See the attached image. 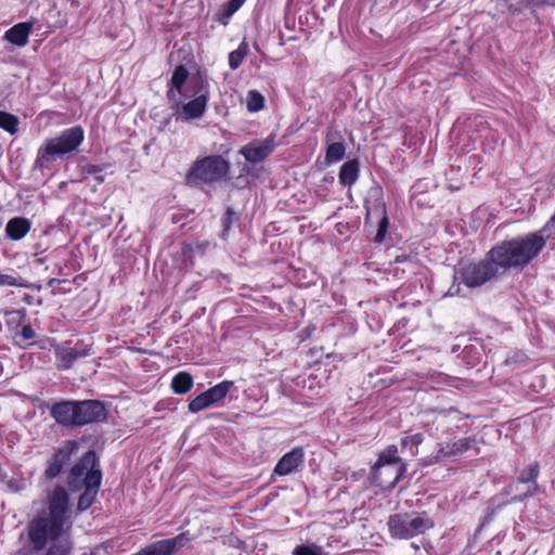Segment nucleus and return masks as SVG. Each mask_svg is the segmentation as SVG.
Returning a JSON list of instances; mask_svg holds the SVG:
<instances>
[{
    "label": "nucleus",
    "mask_w": 555,
    "mask_h": 555,
    "mask_svg": "<svg viewBox=\"0 0 555 555\" xmlns=\"http://www.w3.org/2000/svg\"><path fill=\"white\" fill-rule=\"evenodd\" d=\"M73 528V511L65 487L56 486L44 499V508L27 526L28 539L37 552L50 546L46 555H69L74 543L69 535Z\"/></svg>",
    "instance_id": "1"
},
{
    "label": "nucleus",
    "mask_w": 555,
    "mask_h": 555,
    "mask_svg": "<svg viewBox=\"0 0 555 555\" xmlns=\"http://www.w3.org/2000/svg\"><path fill=\"white\" fill-rule=\"evenodd\" d=\"M542 245H495L487 257L468 263L462 270V281L468 287H478L496 278L509 267L526 264L535 257Z\"/></svg>",
    "instance_id": "2"
},
{
    "label": "nucleus",
    "mask_w": 555,
    "mask_h": 555,
    "mask_svg": "<svg viewBox=\"0 0 555 555\" xmlns=\"http://www.w3.org/2000/svg\"><path fill=\"white\" fill-rule=\"evenodd\" d=\"M85 140V131L80 126L68 128L60 135L48 139L39 147L37 164L47 166L55 157L75 152Z\"/></svg>",
    "instance_id": "3"
},
{
    "label": "nucleus",
    "mask_w": 555,
    "mask_h": 555,
    "mask_svg": "<svg viewBox=\"0 0 555 555\" xmlns=\"http://www.w3.org/2000/svg\"><path fill=\"white\" fill-rule=\"evenodd\" d=\"M229 168V163L221 156H206L193 163L188 171L186 181L196 186L211 184L225 177Z\"/></svg>",
    "instance_id": "4"
},
{
    "label": "nucleus",
    "mask_w": 555,
    "mask_h": 555,
    "mask_svg": "<svg viewBox=\"0 0 555 555\" xmlns=\"http://www.w3.org/2000/svg\"><path fill=\"white\" fill-rule=\"evenodd\" d=\"M396 446L388 447L378 457L373 467V477L376 483L384 488H393L405 473V465L399 464Z\"/></svg>",
    "instance_id": "5"
},
{
    "label": "nucleus",
    "mask_w": 555,
    "mask_h": 555,
    "mask_svg": "<svg viewBox=\"0 0 555 555\" xmlns=\"http://www.w3.org/2000/svg\"><path fill=\"white\" fill-rule=\"evenodd\" d=\"M206 88L207 82L202 76H190L184 66H178L171 76L167 96L169 101L178 103L194 93L205 91Z\"/></svg>",
    "instance_id": "6"
},
{
    "label": "nucleus",
    "mask_w": 555,
    "mask_h": 555,
    "mask_svg": "<svg viewBox=\"0 0 555 555\" xmlns=\"http://www.w3.org/2000/svg\"><path fill=\"white\" fill-rule=\"evenodd\" d=\"M434 527V521L426 514L411 516L409 514H396L389 517L388 528L390 535L396 539H411L424 533Z\"/></svg>",
    "instance_id": "7"
},
{
    "label": "nucleus",
    "mask_w": 555,
    "mask_h": 555,
    "mask_svg": "<svg viewBox=\"0 0 555 555\" xmlns=\"http://www.w3.org/2000/svg\"><path fill=\"white\" fill-rule=\"evenodd\" d=\"M193 95L194 96L189 100L185 98L180 102L175 103L173 115L176 120L189 122L204 116L209 101L207 91L205 90L199 93H194Z\"/></svg>",
    "instance_id": "8"
},
{
    "label": "nucleus",
    "mask_w": 555,
    "mask_h": 555,
    "mask_svg": "<svg viewBox=\"0 0 555 555\" xmlns=\"http://www.w3.org/2000/svg\"><path fill=\"white\" fill-rule=\"evenodd\" d=\"M195 539L189 531L173 538L153 542L132 555H172Z\"/></svg>",
    "instance_id": "9"
},
{
    "label": "nucleus",
    "mask_w": 555,
    "mask_h": 555,
    "mask_svg": "<svg viewBox=\"0 0 555 555\" xmlns=\"http://www.w3.org/2000/svg\"><path fill=\"white\" fill-rule=\"evenodd\" d=\"M106 416V409L99 400L77 401L76 427H81L90 423L102 422Z\"/></svg>",
    "instance_id": "10"
},
{
    "label": "nucleus",
    "mask_w": 555,
    "mask_h": 555,
    "mask_svg": "<svg viewBox=\"0 0 555 555\" xmlns=\"http://www.w3.org/2000/svg\"><path fill=\"white\" fill-rule=\"evenodd\" d=\"M79 449V442L77 440H66L63 444L54 452L49 466L46 470V475L49 478H55L60 475L65 464H67L74 453Z\"/></svg>",
    "instance_id": "11"
},
{
    "label": "nucleus",
    "mask_w": 555,
    "mask_h": 555,
    "mask_svg": "<svg viewBox=\"0 0 555 555\" xmlns=\"http://www.w3.org/2000/svg\"><path fill=\"white\" fill-rule=\"evenodd\" d=\"M77 401L62 400L51 408V416L54 421L65 427H76Z\"/></svg>",
    "instance_id": "12"
},
{
    "label": "nucleus",
    "mask_w": 555,
    "mask_h": 555,
    "mask_svg": "<svg viewBox=\"0 0 555 555\" xmlns=\"http://www.w3.org/2000/svg\"><path fill=\"white\" fill-rule=\"evenodd\" d=\"M274 150V142L272 139L257 140L243 146L240 153L247 162L258 163L268 157Z\"/></svg>",
    "instance_id": "13"
},
{
    "label": "nucleus",
    "mask_w": 555,
    "mask_h": 555,
    "mask_svg": "<svg viewBox=\"0 0 555 555\" xmlns=\"http://www.w3.org/2000/svg\"><path fill=\"white\" fill-rule=\"evenodd\" d=\"M302 448H294L292 451L285 453L276 463L273 474L279 476H286L297 470L304 463Z\"/></svg>",
    "instance_id": "14"
},
{
    "label": "nucleus",
    "mask_w": 555,
    "mask_h": 555,
    "mask_svg": "<svg viewBox=\"0 0 555 555\" xmlns=\"http://www.w3.org/2000/svg\"><path fill=\"white\" fill-rule=\"evenodd\" d=\"M33 28V22H22L9 28L4 33L3 38L14 46L24 47L28 42Z\"/></svg>",
    "instance_id": "15"
},
{
    "label": "nucleus",
    "mask_w": 555,
    "mask_h": 555,
    "mask_svg": "<svg viewBox=\"0 0 555 555\" xmlns=\"http://www.w3.org/2000/svg\"><path fill=\"white\" fill-rule=\"evenodd\" d=\"M473 440L470 438H461L454 442L438 443L437 454L435 461H439L443 457L457 456L467 451L472 446Z\"/></svg>",
    "instance_id": "16"
},
{
    "label": "nucleus",
    "mask_w": 555,
    "mask_h": 555,
    "mask_svg": "<svg viewBox=\"0 0 555 555\" xmlns=\"http://www.w3.org/2000/svg\"><path fill=\"white\" fill-rule=\"evenodd\" d=\"M93 466H98V457L94 451L86 452L78 463L74 465L69 475V483H74L76 480L86 476L87 472Z\"/></svg>",
    "instance_id": "17"
},
{
    "label": "nucleus",
    "mask_w": 555,
    "mask_h": 555,
    "mask_svg": "<svg viewBox=\"0 0 555 555\" xmlns=\"http://www.w3.org/2000/svg\"><path fill=\"white\" fill-rule=\"evenodd\" d=\"M539 472H540V466H539L538 462L531 463L530 465H528L527 467H525L521 470V473L517 479V482L518 483H532V488H533L531 490V487L529 486L528 491L525 495H527V494L531 495L533 493V491L537 489L535 479L539 476Z\"/></svg>",
    "instance_id": "18"
},
{
    "label": "nucleus",
    "mask_w": 555,
    "mask_h": 555,
    "mask_svg": "<svg viewBox=\"0 0 555 555\" xmlns=\"http://www.w3.org/2000/svg\"><path fill=\"white\" fill-rule=\"evenodd\" d=\"M30 224L26 219H12L7 225V232L11 240L18 241L29 231Z\"/></svg>",
    "instance_id": "19"
},
{
    "label": "nucleus",
    "mask_w": 555,
    "mask_h": 555,
    "mask_svg": "<svg viewBox=\"0 0 555 555\" xmlns=\"http://www.w3.org/2000/svg\"><path fill=\"white\" fill-rule=\"evenodd\" d=\"M359 175V163L357 160H349L341 166L339 171V181L345 185L353 184Z\"/></svg>",
    "instance_id": "20"
},
{
    "label": "nucleus",
    "mask_w": 555,
    "mask_h": 555,
    "mask_svg": "<svg viewBox=\"0 0 555 555\" xmlns=\"http://www.w3.org/2000/svg\"><path fill=\"white\" fill-rule=\"evenodd\" d=\"M193 386V377L186 372H179L171 380V388L175 393L184 395Z\"/></svg>",
    "instance_id": "21"
},
{
    "label": "nucleus",
    "mask_w": 555,
    "mask_h": 555,
    "mask_svg": "<svg viewBox=\"0 0 555 555\" xmlns=\"http://www.w3.org/2000/svg\"><path fill=\"white\" fill-rule=\"evenodd\" d=\"M234 386V383L231 380H223L216 386L209 388L206 390V393L211 402V404H215L225 398V396L229 393V391Z\"/></svg>",
    "instance_id": "22"
},
{
    "label": "nucleus",
    "mask_w": 555,
    "mask_h": 555,
    "mask_svg": "<svg viewBox=\"0 0 555 555\" xmlns=\"http://www.w3.org/2000/svg\"><path fill=\"white\" fill-rule=\"evenodd\" d=\"M56 357L60 361L59 367L68 370L73 363L80 357V352L72 347L61 348L56 351Z\"/></svg>",
    "instance_id": "23"
},
{
    "label": "nucleus",
    "mask_w": 555,
    "mask_h": 555,
    "mask_svg": "<svg viewBox=\"0 0 555 555\" xmlns=\"http://www.w3.org/2000/svg\"><path fill=\"white\" fill-rule=\"evenodd\" d=\"M245 1L246 0H230L224 3L218 14V21L224 26L228 25L232 15L243 7Z\"/></svg>",
    "instance_id": "24"
},
{
    "label": "nucleus",
    "mask_w": 555,
    "mask_h": 555,
    "mask_svg": "<svg viewBox=\"0 0 555 555\" xmlns=\"http://www.w3.org/2000/svg\"><path fill=\"white\" fill-rule=\"evenodd\" d=\"M244 102L249 113L260 112L264 108L266 105L264 96L256 90H249Z\"/></svg>",
    "instance_id": "25"
},
{
    "label": "nucleus",
    "mask_w": 555,
    "mask_h": 555,
    "mask_svg": "<svg viewBox=\"0 0 555 555\" xmlns=\"http://www.w3.org/2000/svg\"><path fill=\"white\" fill-rule=\"evenodd\" d=\"M101 481L102 472L100 469V465L98 464V466H93L92 468L89 469V472H87L83 478L85 489L98 492L101 486Z\"/></svg>",
    "instance_id": "26"
},
{
    "label": "nucleus",
    "mask_w": 555,
    "mask_h": 555,
    "mask_svg": "<svg viewBox=\"0 0 555 555\" xmlns=\"http://www.w3.org/2000/svg\"><path fill=\"white\" fill-rule=\"evenodd\" d=\"M18 118L10 113L0 112V128L8 131L11 134L17 132Z\"/></svg>",
    "instance_id": "27"
},
{
    "label": "nucleus",
    "mask_w": 555,
    "mask_h": 555,
    "mask_svg": "<svg viewBox=\"0 0 555 555\" xmlns=\"http://www.w3.org/2000/svg\"><path fill=\"white\" fill-rule=\"evenodd\" d=\"M345 155V146L343 143H332L327 150L325 155V162L327 165H331L333 163H337L340 159H343Z\"/></svg>",
    "instance_id": "28"
},
{
    "label": "nucleus",
    "mask_w": 555,
    "mask_h": 555,
    "mask_svg": "<svg viewBox=\"0 0 555 555\" xmlns=\"http://www.w3.org/2000/svg\"><path fill=\"white\" fill-rule=\"evenodd\" d=\"M0 286H16L28 288L29 283L16 274L0 273Z\"/></svg>",
    "instance_id": "29"
},
{
    "label": "nucleus",
    "mask_w": 555,
    "mask_h": 555,
    "mask_svg": "<svg viewBox=\"0 0 555 555\" xmlns=\"http://www.w3.org/2000/svg\"><path fill=\"white\" fill-rule=\"evenodd\" d=\"M96 495V491L85 489L77 502V513H82L87 511L94 503Z\"/></svg>",
    "instance_id": "30"
},
{
    "label": "nucleus",
    "mask_w": 555,
    "mask_h": 555,
    "mask_svg": "<svg viewBox=\"0 0 555 555\" xmlns=\"http://www.w3.org/2000/svg\"><path fill=\"white\" fill-rule=\"evenodd\" d=\"M0 481L5 486V489L11 492H20L26 488V482L23 478H8L1 470Z\"/></svg>",
    "instance_id": "31"
},
{
    "label": "nucleus",
    "mask_w": 555,
    "mask_h": 555,
    "mask_svg": "<svg viewBox=\"0 0 555 555\" xmlns=\"http://www.w3.org/2000/svg\"><path fill=\"white\" fill-rule=\"evenodd\" d=\"M211 402L206 393V391L202 392L201 395L196 396L193 400L189 403V410L192 413H197L204 409H207L211 406Z\"/></svg>",
    "instance_id": "32"
},
{
    "label": "nucleus",
    "mask_w": 555,
    "mask_h": 555,
    "mask_svg": "<svg viewBox=\"0 0 555 555\" xmlns=\"http://www.w3.org/2000/svg\"><path fill=\"white\" fill-rule=\"evenodd\" d=\"M423 441H424V436H423V434L418 433V434H415L412 436L403 437L401 439V447H402V449L411 447V449H410L411 455H416L417 450L413 449V447L417 448V446H420Z\"/></svg>",
    "instance_id": "33"
},
{
    "label": "nucleus",
    "mask_w": 555,
    "mask_h": 555,
    "mask_svg": "<svg viewBox=\"0 0 555 555\" xmlns=\"http://www.w3.org/2000/svg\"><path fill=\"white\" fill-rule=\"evenodd\" d=\"M293 555H323V550L315 544L298 545L294 548Z\"/></svg>",
    "instance_id": "34"
},
{
    "label": "nucleus",
    "mask_w": 555,
    "mask_h": 555,
    "mask_svg": "<svg viewBox=\"0 0 555 555\" xmlns=\"http://www.w3.org/2000/svg\"><path fill=\"white\" fill-rule=\"evenodd\" d=\"M244 57H245V51H243L241 48L235 51H232L229 55L230 67L232 69L237 68L242 64Z\"/></svg>",
    "instance_id": "35"
},
{
    "label": "nucleus",
    "mask_w": 555,
    "mask_h": 555,
    "mask_svg": "<svg viewBox=\"0 0 555 555\" xmlns=\"http://www.w3.org/2000/svg\"><path fill=\"white\" fill-rule=\"evenodd\" d=\"M387 225H388V220H387V217L384 216L379 223V229L376 234V241L382 242L386 238Z\"/></svg>",
    "instance_id": "36"
},
{
    "label": "nucleus",
    "mask_w": 555,
    "mask_h": 555,
    "mask_svg": "<svg viewBox=\"0 0 555 555\" xmlns=\"http://www.w3.org/2000/svg\"><path fill=\"white\" fill-rule=\"evenodd\" d=\"M21 336L25 340H29L36 336V333L30 325L26 324V325H23L21 328Z\"/></svg>",
    "instance_id": "37"
},
{
    "label": "nucleus",
    "mask_w": 555,
    "mask_h": 555,
    "mask_svg": "<svg viewBox=\"0 0 555 555\" xmlns=\"http://www.w3.org/2000/svg\"><path fill=\"white\" fill-rule=\"evenodd\" d=\"M384 478L386 480H392L395 478V472L393 470H388L387 473H384Z\"/></svg>",
    "instance_id": "38"
},
{
    "label": "nucleus",
    "mask_w": 555,
    "mask_h": 555,
    "mask_svg": "<svg viewBox=\"0 0 555 555\" xmlns=\"http://www.w3.org/2000/svg\"><path fill=\"white\" fill-rule=\"evenodd\" d=\"M63 281H60V280H56V279H51L49 280L48 282V285L49 286H53L55 283H62Z\"/></svg>",
    "instance_id": "39"
}]
</instances>
